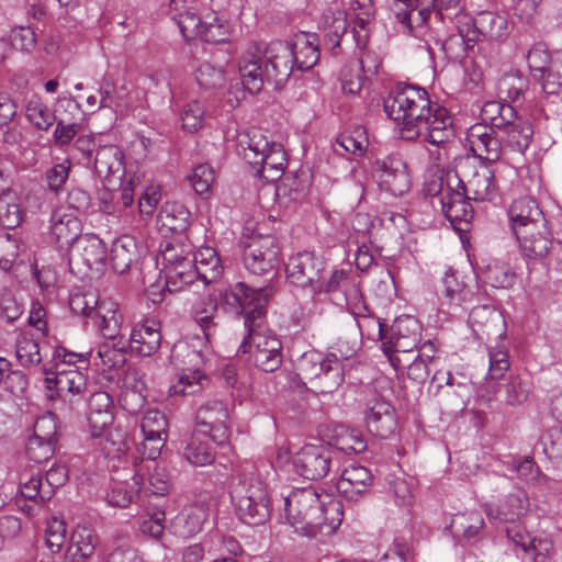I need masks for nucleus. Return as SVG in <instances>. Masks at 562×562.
I'll use <instances>...</instances> for the list:
<instances>
[{"label": "nucleus", "mask_w": 562, "mask_h": 562, "mask_svg": "<svg viewBox=\"0 0 562 562\" xmlns=\"http://www.w3.org/2000/svg\"><path fill=\"white\" fill-rule=\"evenodd\" d=\"M390 119L402 123V137L418 136L435 146H443L454 137L452 117L447 109L432 103L427 91L415 86H405L392 91L383 102Z\"/></svg>", "instance_id": "obj_1"}, {"label": "nucleus", "mask_w": 562, "mask_h": 562, "mask_svg": "<svg viewBox=\"0 0 562 562\" xmlns=\"http://www.w3.org/2000/svg\"><path fill=\"white\" fill-rule=\"evenodd\" d=\"M288 522L297 531L314 536L325 528L335 530L342 521V505L313 486L295 488L284 499Z\"/></svg>", "instance_id": "obj_2"}, {"label": "nucleus", "mask_w": 562, "mask_h": 562, "mask_svg": "<svg viewBox=\"0 0 562 562\" xmlns=\"http://www.w3.org/2000/svg\"><path fill=\"white\" fill-rule=\"evenodd\" d=\"M238 154L267 181L278 180L286 165L283 146L270 143L260 130L251 128L238 137Z\"/></svg>", "instance_id": "obj_3"}, {"label": "nucleus", "mask_w": 562, "mask_h": 562, "mask_svg": "<svg viewBox=\"0 0 562 562\" xmlns=\"http://www.w3.org/2000/svg\"><path fill=\"white\" fill-rule=\"evenodd\" d=\"M297 375L316 394H333L345 381V367L334 352L325 356L311 350L301 356L296 363Z\"/></svg>", "instance_id": "obj_4"}, {"label": "nucleus", "mask_w": 562, "mask_h": 562, "mask_svg": "<svg viewBox=\"0 0 562 562\" xmlns=\"http://www.w3.org/2000/svg\"><path fill=\"white\" fill-rule=\"evenodd\" d=\"M272 294L270 285L254 289L245 282H237L220 292V304L227 313L244 315L245 328L259 326L266 321L267 305Z\"/></svg>", "instance_id": "obj_5"}, {"label": "nucleus", "mask_w": 562, "mask_h": 562, "mask_svg": "<svg viewBox=\"0 0 562 562\" xmlns=\"http://www.w3.org/2000/svg\"><path fill=\"white\" fill-rule=\"evenodd\" d=\"M231 498L244 524L259 526L269 519L270 499L266 485L258 477L239 480L231 490Z\"/></svg>", "instance_id": "obj_6"}, {"label": "nucleus", "mask_w": 562, "mask_h": 562, "mask_svg": "<svg viewBox=\"0 0 562 562\" xmlns=\"http://www.w3.org/2000/svg\"><path fill=\"white\" fill-rule=\"evenodd\" d=\"M247 334L239 345L238 352L250 353L255 366L265 372H274L282 362V344L266 329V321L259 326L246 327Z\"/></svg>", "instance_id": "obj_7"}, {"label": "nucleus", "mask_w": 562, "mask_h": 562, "mask_svg": "<svg viewBox=\"0 0 562 562\" xmlns=\"http://www.w3.org/2000/svg\"><path fill=\"white\" fill-rule=\"evenodd\" d=\"M166 288L169 292H178L199 278L191 258L190 245L168 243L161 250Z\"/></svg>", "instance_id": "obj_8"}, {"label": "nucleus", "mask_w": 562, "mask_h": 562, "mask_svg": "<svg viewBox=\"0 0 562 562\" xmlns=\"http://www.w3.org/2000/svg\"><path fill=\"white\" fill-rule=\"evenodd\" d=\"M462 180L457 171H448L445 179H441L439 201L441 210L452 225L470 223L473 218V207L470 204L471 198L460 189Z\"/></svg>", "instance_id": "obj_9"}, {"label": "nucleus", "mask_w": 562, "mask_h": 562, "mask_svg": "<svg viewBox=\"0 0 562 562\" xmlns=\"http://www.w3.org/2000/svg\"><path fill=\"white\" fill-rule=\"evenodd\" d=\"M279 251L274 236H251L244 250L245 268L254 276H273L280 262Z\"/></svg>", "instance_id": "obj_10"}, {"label": "nucleus", "mask_w": 562, "mask_h": 562, "mask_svg": "<svg viewBox=\"0 0 562 562\" xmlns=\"http://www.w3.org/2000/svg\"><path fill=\"white\" fill-rule=\"evenodd\" d=\"M267 44L263 42H249L244 48L239 59V74L244 88L249 93H258L266 80Z\"/></svg>", "instance_id": "obj_11"}, {"label": "nucleus", "mask_w": 562, "mask_h": 562, "mask_svg": "<svg viewBox=\"0 0 562 562\" xmlns=\"http://www.w3.org/2000/svg\"><path fill=\"white\" fill-rule=\"evenodd\" d=\"M228 412L225 405L216 400L205 402L196 412L194 432L209 436L216 445L228 442Z\"/></svg>", "instance_id": "obj_12"}, {"label": "nucleus", "mask_w": 562, "mask_h": 562, "mask_svg": "<svg viewBox=\"0 0 562 562\" xmlns=\"http://www.w3.org/2000/svg\"><path fill=\"white\" fill-rule=\"evenodd\" d=\"M106 256L104 243L94 234H85L68 249V261L71 270L78 272L95 270L99 272Z\"/></svg>", "instance_id": "obj_13"}, {"label": "nucleus", "mask_w": 562, "mask_h": 562, "mask_svg": "<svg viewBox=\"0 0 562 562\" xmlns=\"http://www.w3.org/2000/svg\"><path fill=\"white\" fill-rule=\"evenodd\" d=\"M374 175L381 188L393 195H403L409 190L411 176L407 164L400 155H390L374 162Z\"/></svg>", "instance_id": "obj_14"}, {"label": "nucleus", "mask_w": 562, "mask_h": 562, "mask_svg": "<svg viewBox=\"0 0 562 562\" xmlns=\"http://www.w3.org/2000/svg\"><path fill=\"white\" fill-rule=\"evenodd\" d=\"M266 80L280 89L295 69V56L289 42L276 41L267 44Z\"/></svg>", "instance_id": "obj_15"}, {"label": "nucleus", "mask_w": 562, "mask_h": 562, "mask_svg": "<svg viewBox=\"0 0 562 562\" xmlns=\"http://www.w3.org/2000/svg\"><path fill=\"white\" fill-rule=\"evenodd\" d=\"M285 271L291 283L301 288H311L314 292L316 284L323 278L325 262L313 252L303 251L289 258Z\"/></svg>", "instance_id": "obj_16"}, {"label": "nucleus", "mask_w": 562, "mask_h": 562, "mask_svg": "<svg viewBox=\"0 0 562 562\" xmlns=\"http://www.w3.org/2000/svg\"><path fill=\"white\" fill-rule=\"evenodd\" d=\"M499 131L488 128L487 124L472 125L467 133V140L475 157L484 162H496L506 154Z\"/></svg>", "instance_id": "obj_17"}, {"label": "nucleus", "mask_w": 562, "mask_h": 562, "mask_svg": "<svg viewBox=\"0 0 562 562\" xmlns=\"http://www.w3.org/2000/svg\"><path fill=\"white\" fill-rule=\"evenodd\" d=\"M333 451L324 445H305L294 458L295 471L307 480H319L330 471Z\"/></svg>", "instance_id": "obj_18"}, {"label": "nucleus", "mask_w": 562, "mask_h": 562, "mask_svg": "<svg viewBox=\"0 0 562 562\" xmlns=\"http://www.w3.org/2000/svg\"><path fill=\"white\" fill-rule=\"evenodd\" d=\"M366 424L369 432L378 438H387L394 434L397 420L393 406L380 396L367 402Z\"/></svg>", "instance_id": "obj_19"}, {"label": "nucleus", "mask_w": 562, "mask_h": 562, "mask_svg": "<svg viewBox=\"0 0 562 562\" xmlns=\"http://www.w3.org/2000/svg\"><path fill=\"white\" fill-rule=\"evenodd\" d=\"M88 423L93 438L109 437V427L114 419L113 400L109 393L100 391L93 393L88 403Z\"/></svg>", "instance_id": "obj_20"}, {"label": "nucleus", "mask_w": 562, "mask_h": 562, "mask_svg": "<svg viewBox=\"0 0 562 562\" xmlns=\"http://www.w3.org/2000/svg\"><path fill=\"white\" fill-rule=\"evenodd\" d=\"M373 484V475L369 469L351 464L341 472L336 487L339 494L348 501L357 502L368 493Z\"/></svg>", "instance_id": "obj_21"}, {"label": "nucleus", "mask_w": 562, "mask_h": 562, "mask_svg": "<svg viewBox=\"0 0 562 562\" xmlns=\"http://www.w3.org/2000/svg\"><path fill=\"white\" fill-rule=\"evenodd\" d=\"M519 243L522 254L532 259H543L547 257L553 246L552 233L548 227V222L542 223V227H530L514 233Z\"/></svg>", "instance_id": "obj_22"}, {"label": "nucleus", "mask_w": 562, "mask_h": 562, "mask_svg": "<svg viewBox=\"0 0 562 562\" xmlns=\"http://www.w3.org/2000/svg\"><path fill=\"white\" fill-rule=\"evenodd\" d=\"M498 131L506 153L524 154L530 146L533 136L531 123L519 116L518 113Z\"/></svg>", "instance_id": "obj_23"}, {"label": "nucleus", "mask_w": 562, "mask_h": 562, "mask_svg": "<svg viewBox=\"0 0 562 562\" xmlns=\"http://www.w3.org/2000/svg\"><path fill=\"white\" fill-rule=\"evenodd\" d=\"M124 153L115 145L102 146L94 157L98 176L108 183L121 182L125 175Z\"/></svg>", "instance_id": "obj_24"}, {"label": "nucleus", "mask_w": 562, "mask_h": 562, "mask_svg": "<svg viewBox=\"0 0 562 562\" xmlns=\"http://www.w3.org/2000/svg\"><path fill=\"white\" fill-rule=\"evenodd\" d=\"M160 345L161 333L158 321L147 318L132 329L130 346L138 356L150 357L159 350Z\"/></svg>", "instance_id": "obj_25"}, {"label": "nucleus", "mask_w": 562, "mask_h": 562, "mask_svg": "<svg viewBox=\"0 0 562 562\" xmlns=\"http://www.w3.org/2000/svg\"><path fill=\"white\" fill-rule=\"evenodd\" d=\"M508 216L513 233L520 232L522 228L542 227L547 223L538 203L531 198H520L515 200L508 210Z\"/></svg>", "instance_id": "obj_26"}, {"label": "nucleus", "mask_w": 562, "mask_h": 562, "mask_svg": "<svg viewBox=\"0 0 562 562\" xmlns=\"http://www.w3.org/2000/svg\"><path fill=\"white\" fill-rule=\"evenodd\" d=\"M42 372L46 375V389L55 390L59 395L64 393L80 395L87 387L86 376L77 369L59 370L58 364H56L55 371L43 367Z\"/></svg>", "instance_id": "obj_27"}, {"label": "nucleus", "mask_w": 562, "mask_h": 562, "mask_svg": "<svg viewBox=\"0 0 562 562\" xmlns=\"http://www.w3.org/2000/svg\"><path fill=\"white\" fill-rule=\"evenodd\" d=\"M81 231V222L74 213H67L61 210L53 212L50 217V237L60 248L68 250L82 236Z\"/></svg>", "instance_id": "obj_28"}, {"label": "nucleus", "mask_w": 562, "mask_h": 562, "mask_svg": "<svg viewBox=\"0 0 562 562\" xmlns=\"http://www.w3.org/2000/svg\"><path fill=\"white\" fill-rule=\"evenodd\" d=\"M460 189L465 191L473 201H492L497 193L494 172L486 166L475 169L472 175L461 178Z\"/></svg>", "instance_id": "obj_29"}, {"label": "nucleus", "mask_w": 562, "mask_h": 562, "mask_svg": "<svg viewBox=\"0 0 562 562\" xmlns=\"http://www.w3.org/2000/svg\"><path fill=\"white\" fill-rule=\"evenodd\" d=\"M209 517L206 505L199 503L184 507L172 521L173 532L181 538H190L202 530Z\"/></svg>", "instance_id": "obj_30"}, {"label": "nucleus", "mask_w": 562, "mask_h": 562, "mask_svg": "<svg viewBox=\"0 0 562 562\" xmlns=\"http://www.w3.org/2000/svg\"><path fill=\"white\" fill-rule=\"evenodd\" d=\"M529 507L527 494L517 488L506 495L493 509L487 508V515L503 522H514L525 515Z\"/></svg>", "instance_id": "obj_31"}, {"label": "nucleus", "mask_w": 562, "mask_h": 562, "mask_svg": "<svg viewBox=\"0 0 562 562\" xmlns=\"http://www.w3.org/2000/svg\"><path fill=\"white\" fill-rule=\"evenodd\" d=\"M192 317L203 331L204 338L211 341L218 330V301L213 295L204 296L192 308Z\"/></svg>", "instance_id": "obj_32"}, {"label": "nucleus", "mask_w": 562, "mask_h": 562, "mask_svg": "<svg viewBox=\"0 0 562 562\" xmlns=\"http://www.w3.org/2000/svg\"><path fill=\"white\" fill-rule=\"evenodd\" d=\"M91 321L104 338L110 340L115 339L121 327V316L117 313V304L108 299L99 300Z\"/></svg>", "instance_id": "obj_33"}, {"label": "nucleus", "mask_w": 562, "mask_h": 562, "mask_svg": "<svg viewBox=\"0 0 562 562\" xmlns=\"http://www.w3.org/2000/svg\"><path fill=\"white\" fill-rule=\"evenodd\" d=\"M295 56V69L303 71L314 67L319 59V49L315 34L303 33L291 43Z\"/></svg>", "instance_id": "obj_34"}, {"label": "nucleus", "mask_w": 562, "mask_h": 562, "mask_svg": "<svg viewBox=\"0 0 562 562\" xmlns=\"http://www.w3.org/2000/svg\"><path fill=\"white\" fill-rule=\"evenodd\" d=\"M138 256L137 244L131 236L117 238L111 248L110 259L116 273L127 272Z\"/></svg>", "instance_id": "obj_35"}, {"label": "nucleus", "mask_w": 562, "mask_h": 562, "mask_svg": "<svg viewBox=\"0 0 562 562\" xmlns=\"http://www.w3.org/2000/svg\"><path fill=\"white\" fill-rule=\"evenodd\" d=\"M97 535L88 527H77L66 550V558L79 562L91 557L95 550Z\"/></svg>", "instance_id": "obj_36"}, {"label": "nucleus", "mask_w": 562, "mask_h": 562, "mask_svg": "<svg viewBox=\"0 0 562 562\" xmlns=\"http://www.w3.org/2000/svg\"><path fill=\"white\" fill-rule=\"evenodd\" d=\"M191 258L199 279L204 283H211L221 276V259L214 248L201 247L194 254L191 252Z\"/></svg>", "instance_id": "obj_37"}, {"label": "nucleus", "mask_w": 562, "mask_h": 562, "mask_svg": "<svg viewBox=\"0 0 562 562\" xmlns=\"http://www.w3.org/2000/svg\"><path fill=\"white\" fill-rule=\"evenodd\" d=\"M484 527V519L480 512L471 510L453 516L450 528L456 536L468 541H477Z\"/></svg>", "instance_id": "obj_38"}, {"label": "nucleus", "mask_w": 562, "mask_h": 562, "mask_svg": "<svg viewBox=\"0 0 562 562\" xmlns=\"http://www.w3.org/2000/svg\"><path fill=\"white\" fill-rule=\"evenodd\" d=\"M143 468L144 467L135 469L132 477V484L128 482H120L112 487L111 492L106 496L110 505L125 508L133 502L134 497L142 492L144 486L142 473Z\"/></svg>", "instance_id": "obj_39"}, {"label": "nucleus", "mask_w": 562, "mask_h": 562, "mask_svg": "<svg viewBox=\"0 0 562 562\" xmlns=\"http://www.w3.org/2000/svg\"><path fill=\"white\" fill-rule=\"evenodd\" d=\"M15 358L25 369L36 368L42 363L40 345L33 334L22 331L16 336Z\"/></svg>", "instance_id": "obj_40"}, {"label": "nucleus", "mask_w": 562, "mask_h": 562, "mask_svg": "<svg viewBox=\"0 0 562 562\" xmlns=\"http://www.w3.org/2000/svg\"><path fill=\"white\" fill-rule=\"evenodd\" d=\"M143 468V490L151 495L164 496L170 490V481L164 469L156 467L154 463H144L142 461L136 464V469Z\"/></svg>", "instance_id": "obj_41"}, {"label": "nucleus", "mask_w": 562, "mask_h": 562, "mask_svg": "<svg viewBox=\"0 0 562 562\" xmlns=\"http://www.w3.org/2000/svg\"><path fill=\"white\" fill-rule=\"evenodd\" d=\"M417 10L418 25H428L434 18L441 21L442 10L459 8L460 0H411Z\"/></svg>", "instance_id": "obj_42"}, {"label": "nucleus", "mask_w": 562, "mask_h": 562, "mask_svg": "<svg viewBox=\"0 0 562 562\" xmlns=\"http://www.w3.org/2000/svg\"><path fill=\"white\" fill-rule=\"evenodd\" d=\"M334 446L345 453H360L366 450L367 441L360 430L339 425L335 428Z\"/></svg>", "instance_id": "obj_43"}, {"label": "nucleus", "mask_w": 562, "mask_h": 562, "mask_svg": "<svg viewBox=\"0 0 562 562\" xmlns=\"http://www.w3.org/2000/svg\"><path fill=\"white\" fill-rule=\"evenodd\" d=\"M517 114L516 110L509 104L501 101H487L483 104L481 110L482 120L488 123V128H495L504 126L509 120L515 119Z\"/></svg>", "instance_id": "obj_44"}, {"label": "nucleus", "mask_w": 562, "mask_h": 562, "mask_svg": "<svg viewBox=\"0 0 562 562\" xmlns=\"http://www.w3.org/2000/svg\"><path fill=\"white\" fill-rule=\"evenodd\" d=\"M203 437L200 432H193L183 451L184 458L196 467L211 464L214 460V451Z\"/></svg>", "instance_id": "obj_45"}, {"label": "nucleus", "mask_w": 562, "mask_h": 562, "mask_svg": "<svg viewBox=\"0 0 562 562\" xmlns=\"http://www.w3.org/2000/svg\"><path fill=\"white\" fill-rule=\"evenodd\" d=\"M25 115L27 121L40 131H48L57 120L56 115L37 97L30 99L26 103Z\"/></svg>", "instance_id": "obj_46"}, {"label": "nucleus", "mask_w": 562, "mask_h": 562, "mask_svg": "<svg viewBox=\"0 0 562 562\" xmlns=\"http://www.w3.org/2000/svg\"><path fill=\"white\" fill-rule=\"evenodd\" d=\"M419 338L408 337V338H386L383 340L382 350L384 355L387 357L390 363L395 370H401L404 368L402 360L398 358L397 353H407L414 350L417 346Z\"/></svg>", "instance_id": "obj_47"}, {"label": "nucleus", "mask_w": 562, "mask_h": 562, "mask_svg": "<svg viewBox=\"0 0 562 562\" xmlns=\"http://www.w3.org/2000/svg\"><path fill=\"white\" fill-rule=\"evenodd\" d=\"M363 65L360 58L350 59L340 71V81L344 92L357 94L363 83Z\"/></svg>", "instance_id": "obj_48"}, {"label": "nucleus", "mask_w": 562, "mask_h": 562, "mask_svg": "<svg viewBox=\"0 0 562 562\" xmlns=\"http://www.w3.org/2000/svg\"><path fill=\"white\" fill-rule=\"evenodd\" d=\"M325 38L330 48H336L345 35L348 23L342 11L328 12L324 14Z\"/></svg>", "instance_id": "obj_49"}, {"label": "nucleus", "mask_w": 562, "mask_h": 562, "mask_svg": "<svg viewBox=\"0 0 562 562\" xmlns=\"http://www.w3.org/2000/svg\"><path fill=\"white\" fill-rule=\"evenodd\" d=\"M130 380L135 382V389L137 390L126 389L121 396V403L125 411L137 414L145 403V396L142 394L145 384L140 379L138 380L137 370H130L126 373L125 382L128 383Z\"/></svg>", "instance_id": "obj_50"}, {"label": "nucleus", "mask_w": 562, "mask_h": 562, "mask_svg": "<svg viewBox=\"0 0 562 562\" xmlns=\"http://www.w3.org/2000/svg\"><path fill=\"white\" fill-rule=\"evenodd\" d=\"M190 212L179 203L167 204L161 213L162 225L172 232H183L187 229L190 220Z\"/></svg>", "instance_id": "obj_51"}, {"label": "nucleus", "mask_w": 562, "mask_h": 562, "mask_svg": "<svg viewBox=\"0 0 562 562\" xmlns=\"http://www.w3.org/2000/svg\"><path fill=\"white\" fill-rule=\"evenodd\" d=\"M182 36L187 40L198 38L201 32L203 21L199 15V10H184V12H175L170 14Z\"/></svg>", "instance_id": "obj_52"}, {"label": "nucleus", "mask_w": 562, "mask_h": 562, "mask_svg": "<svg viewBox=\"0 0 562 562\" xmlns=\"http://www.w3.org/2000/svg\"><path fill=\"white\" fill-rule=\"evenodd\" d=\"M527 80L518 75H506L498 82V92L505 103L519 102L527 89Z\"/></svg>", "instance_id": "obj_53"}, {"label": "nucleus", "mask_w": 562, "mask_h": 562, "mask_svg": "<svg viewBox=\"0 0 562 562\" xmlns=\"http://www.w3.org/2000/svg\"><path fill=\"white\" fill-rule=\"evenodd\" d=\"M44 486L43 477L40 473L35 474L25 470L20 474V493L25 499L40 503L49 501V498L43 497Z\"/></svg>", "instance_id": "obj_54"}, {"label": "nucleus", "mask_w": 562, "mask_h": 562, "mask_svg": "<svg viewBox=\"0 0 562 562\" xmlns=\"http://www.w3.org/2000/svg\"><path fill=\"white\" fill-rule=\"evenodd\" d=\"M504 400L508 405L524 404L530 394V383L519 375H510L504 384Z\"/></svg>", "instance_id": "obj_55"}, {"label": "nucleus", "mask_w": 562, "mask_h": 562, "mask_svg": "<svg viewBox=\"0 0 562 562\" xmlns=\"http://www.w3.org/2000/svg\"><path fill=\"white\" fill-rule=\"evenodd\" d=\"M475 21L477 22V27L483 33V37L488 40H498L506 33V19L493 12H482Z\"/></svg>", "instance_id": "obj_56"}, {"label": "nucleus", "mask_w": 562, "mask_h": 562, "mask_svg": "<svg viewBox=\"0 0 562 562\" xmlns=\"http://www.w3.org/2000/svg\"><path fill=\"white\" fill-rule=\"evenodd\" d=\"M539 79L547 94H560L562 92V56L553 58L548 70L539 75Z\"/></svg>", "instance_id": "obj_57"}, {"label": "nucleus", "mask_w": 562, "mask_h": 562, "mask_svg": "<svg viewBox=\"0 0 562 562\" xmlns=\"http://www.w3.org/2000/svg\"><path fill=\"white\" fill-rule=\"evenodd\" d=\"M490 368L487 376L492 380L501 379L509 370L508 350L504 345H497L488 349Z\"/></svg>", "instance_id": "obj_58"}, {"label": "nucleus", "mask_w": 562, "mask_h": 562, "mask_svg": "<svg viewBox=\"0 0 562 562\" xmlns=\"http://www.w3.org/2000/svg\"><path fill=\"white\" fill-rule=\"evenodd\" d=\"M196 81L206 89L221 88L225 82L224 69L207 61L202 63L196 69Z\"/></svg>", "instance_id": "obj_59"}, {"label": "nucleus", "mask_w": 562, "mask_h": 562, "mask_svg": "<svg viewBox=\"0 0 562 562\" xmlns=\"http://www.w3.org/2000/svg\"><path fill=\"white\" fill-rule=\"evenodd\" d=\"M67 536L64 520L53 517L47 521L45 529V542L52 553H58L64 547Z\"/></svg>", "instance_id": "obj_60"}, {"label": "nucleus", "mask_w": 562, "mask_h": 562, "mask_svg": "<svg viewBox=\"0 0 562 562\" xmlns=\"http://www.w3.org/2000/svg\"><path fill=\"white\" fill-rule=\"evenodd\" d=\"M485 276L492 286L503 289L512 286L516 279V274L513 269L503 262L490 265Z\"/></svg>", "instance_id": "obj_61"}, {"label": "nucleus", "mask_w": 562, "mask_h": 562, "mask_svg": "<svg viewBox=\"0 0 562 562\" xmlns=\"http://www.w3.org/2000/svg\"><path fill=\"white\" fill-rule=\"evenodd\" d=\"M205 382H207L205 374L200 370H194L182 374L172 390L175 394L193 395L203 389Z\"/></svg>", "instance_id": "obj_62"}, {"label": "nucleus", "mask_w": 562, "mask_h": 562, "mask_svg": "<svg viewBox=\"0 0 562 562\" xmlns=\"http://www.w3.org/2000/svg\"><path fill=\"white\" fill-rule=\"evenodd\" d=\"M166 514L161 509H154L147 512L142 516L139 522V530L142 533L149 536L154 539H159L165 530Z\"/></svg>", "instance_id": "obj_63"}, {"label": "nucleus", "mask_w": 562, "mask_h": 562, "mask_svg": "<svg viewBox=\"0 0 562 562\" xmlns=\"http://www.w3.org/2000/svg\"><path fill=\"white\" fill-rule=\"evenodd\" d=\"M70 168V160L65 159L47 169L45 172V180L50 191L59 193L64 189L69 177Z\"/></svg>", "instance_id": "obj_64"}]
</instances>
